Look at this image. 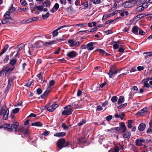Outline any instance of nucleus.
Returning a JSON list of instances; mask_svg holds the SVG:
<instances>
[{
    "mask_svg": "<svg viewBox=\"0 0 152 152\" xmlns=\"http://www.w3.org/2000/svg\"><path fill=\"white\" fill-rule=\"evenodd\" d=\"M69 144V142L68 141H66L64 138H61L58 140L57 142V146L60 149L63 147H67Z\"/></svg>",
    "mask_w": 152,
    "mask_h": 152,
    "instance_id": "f257e3e1",
    "label": "nucleus"
},
{
    "mask_svg": "<svg viewBox=\"0 0 152 152\" xmlns=\"http://www.w3.org/2000/svg\"><path fill=\"white\" fill-rule=\"evenodd\" d=\"M6 107L7 106L6 104H5L2 107L0 104V116L1 115H3V118L4 120L7 119L9 114V108H7L5 110Z\"/></svg>",
    "mask_w": 152,
    "mask_h": 152,
    "instance_id": "f03ea898",
    "label": "nucleus"
},
{
    "mask_svg": "<svg viewBox=\"0 0 152 152\" xmlns=\"http://www.w3.org/2000/svg\"><path fill=\"white\" fill-rule=\"evenodd\" d=\"M17 60L16 59H13L10 60L9 64H7L5 67L11 73L15 68L14 65L16 63Z\"/></svg>",
    "mask_w": 152,
    "mask_h": 152,
    "instance_id": "7ed1b4c3",
    "label": "nucleus"
},
{
    "mask_svg": "<svg viewBox=\"0 0 152 152\" xmlns=\"http://www.w3.org/2000/svg\"><path fill=\"white\" fill-rule=\"evenodd\" d=\"M64 109L62 112V115H68L72 114V106L70 105H68L64 107Z\"/></svg>",
    "mask_w": 152,
    "mask_h": 152,
    "instance_id": "20e7f679",
    "label": "nucleus"
},
{
    "mask_svg": "<svg viewBox=\"0 0 152 152\" xmlns=\"http://www.w3.org/2000/svg\"><path fill=\"white\" fill-rule=\"evenodd\" d=\"M42 45H48V42H44L42 41L37 42L34 44L31 45L30 48H38L41 47Z\"/></svg>",
    "mask_w": 152,
    "mask_h": 152,
    "instance_id": "39448f33",
    "label": "nucleus"
},
{
    "mask_svg": "<svg viewBox=\"0 0 152 152\" xmlns=\"http://www.w3.org/2000/svg\"><path fill=\"white\" fill-rule=\"evenodd\" d=\"M121 70V69L115 70L114 67L112 66L110 67L109 72L107 73V74L110 78H112L113 77V75L116 74L118 72H120Z\"/></svg>",
    "mask_w": 152,
    "mask_h": 152,
    "instance_id": "423d86ee",
    "label": "nucleus"
},
{
    "mask_svg": "<svg viewBox=\"0 0 152 152\" xmlns=\"http://www.w3.org/2000/svg\"><path fill=\"white\" fill-rule=\"evenodd\" d=\"M68 26L66 25H64L63 26H60L58 28L54 30L51 33V34H52V37L53 38H54L55 37L57 36L58 34V31L60 29H61L62 28H63L64 27H67Z\"/></svg>",
    "mask_w": 152,
    "mask_h": 152,
    "instance_id": "0eeeda50",
    "label": "nucleus"
},
{
    "mask_svg": "<svg viewBox=\"0 0 152 152\" xmlns=\"http://www.w3.org/2000/svg\"><path fill=\"white\" fill-rule=\"evenodd\" d=\"M147 113V109L145 107L138 111L136 114V115L139 116L140 115L143 116Z\"/></svg>",
    "mask_w": 152,
    "mask_h": 152,
    "instance_id": "6e6552de",
    "label": "nucleus"
},
{
    "mask_svg": "<svg viewBox=\"0 0 152 152\" xmlns=\"http://www.w3.org/2000/svg\"><path fill=\"white\" fill-rule=\"evenodd\" d=\"M3 73H4L5 76L7 77L9 76L11 74L5 66L3 67L1 70L0 71V77L1 76Z\"/></svg>",
    "mask_w": 152,
    "mask_h": 152,
    "instance_id": "1a4fd4ad",
    "label": "nucleus"
},
{
    "mask_svg": "<svg viewBox=\"0 0 152 152\" xmlns=\"http://www.w3.org/2000/svg\"><path fill=\"white\" fill-rule=\"evenodd\" d=\"M14 79L13 77H11L9 79L8 82V84L4 90V92H8L10 89V88L11 86V84L12 83Z\"/></svg>",
    "mask_w": 152,
    "mask_h": 152,
    "instance_id": "9d476101",
    "label": "nucleus"
},
{
    "mask_svg": "<svg viewBox=\"0 0 152 152\" xmlns=\"http://www.w3.org/2000/svg\"><path fill=\"white\" fill-rule=\"evenodd\" d=\"M58 106L59 105L56 104L49 106V104L48 103V111L53 112Z\"/></svg>",
    "mask_w": 152,
    "mask_h": 152,
    "instance_id": "9b49d317",
    "label": "nucleus"
},
{
    "mask_svg": "<svg viewBox=\"0 0 152 152\" xmlns=\"http://www.w3.org/2000/svg\"><path fill=\"white\" fill-rule=\"evenodd\" d=\"M13 20L11 18H4L2 21L1 23L2 24L7 23H11Z\"/></svg>",
    "mask_w": 152,
    "mask_h": 152,
    "instance_id": "f8f14e48",
    "label": "nucleus"
},
{
    "mask_svg": "<svg viewBox=\"0 0 152 152\" xmlns=\"http://www.w3.org/2000/svg\"><path fill=\"white\" fill-rule=\"evenodd\" d=\"M77 55V53L75 51H71L68 53L66 55L69 58H72L75 57Z\"/></svg>",
    "mask_w": 152,
    "mask_h": 152,
    "instance_id": "ddd939ff",
    "label": "nucleus"
},
{
    "mask_svg": "<svg viewBox=\"0 0 152 152\" xmlns=\"http://www.w3.org/2000/svg\"><path fill=\"white\" fill-rule=\"evenodd\" d=\"M120 126L121 130H122V132H125L127 129L126 126L125 125V123L124 122H121L120 123Z\"/></svg>",
    "mask_w": 152,
    "mask_h": 152,
    "instance_id": "4468645a",
    "label": "nucleus"
},
{
    "mask_svg": "<svg viewBox=\"0 0 152 152\" xmlns=\"http://www.w3.org/2000/svg\"><path fill=\"white\" fill-rule=\"evenodd\" d=\"M11 131H16V129L19 126V124L17 122H15L11 124Z\"/></svg>",
    "mask_w": 152,
    "mask_h": 152,
    "instance_id": "2eb2a0df",
    "label": "nucleus"
},
{
    "mask_svg": "<svg viewBox=\"0 0 152 152\" xmlns=\"http://www.w3.org/2000/svg\"><path fill=\"white\" fill-rule=\"evenodd\" d=\"M145 140L140 139H137L136 140V146H141L142 145V142H144Z\"/></svg>",
    "mask_w": 152,
    "mask_h": 152,
    "instance_id": "dca6fc26",
    "label": "nucleus"
},
{
    "mask_svg": "<svg viewBox=\"0 0 152 152\" xmlns=\"http://www.w3.org/2000/svg\"><path fill=\"white\" fill-rule=\"evenodd\" d=\"M59 7V5L58 3H56L54 5L53 8L50 10V12L54 13L56 12Z\"/></svg>",
    "mask_w": 152,
    "mask_h": 152,
    "instance_id": "f3484780",
    "label": "nucleus"
},
{
    "mask_svg": "<svg viewBox=\"0 0 152 152\" xmlns=\"http://www.w3.org/2000/svg\"><path fill=\"white\" fill-rule=\"evenodd\" d=\"M145 127L146 125L145 124L142 123L139 125L138 129L140 131H143L145 129Z\"/></svg>",
    "mask_w": 152,
    "mask_h": 152,
    "instance_id": "a211bd4d",
    "label": "nucleus"
},
{
    "mask_svg": "<svg viewBox=\"0 0 152 152\" xmlns=\"http://www.w3.org/2000/svg\"><path fill=\"white\" fill-rule=\"evenodd\" d=\"M138 27L137 26H134L133 27L132 29V32L134 34L137 35L138 33Z\"/></svg>",
    "mask_w": 152,
    "mask_h": 152,
    "instance_id": "6ab92c4d",
    "label": "nucleus"
},
{
    "mask_svg": "<svg viewBox=\"0 0 152 152\" xmlns=\"http://www.w3.org/2000/svg\"><path fill=\"white\" fill-rule=\"evenodd\" d=\"M9 46L8 44H6L4 47L3 49L1 50L0 53V56L4 53L8 48Z\"/></svg>",
    "mask_w": 152,
    "mask_h": 152,
    "instance_id": "aec40b11",
    "label": "nucleus"
},
{
    "mask_svg": "<svg viewBox=\"0 0 152 152\" xmlns=\"http://www.w3.org/2000/svg\"><path fill=\"white\" fill-rule=\"evenodd\" d=\"M124 100L125 99L124 96H121L119 97V98L117 102V104H122L124 102Z\"/></svg>",
    "mask_w": 152,
    "mask_h": 152,
    "instance_id": "412c9836",
    "label": "nucleus"
},
{
    "mask_svg": "<svg viewBox=\"0 0 152 152\" xmlns=\"http://www.w3.org/2000/svg\"><path fill=\"white\" fill-rule=\"evenodd\" d=\"M94 48V47L92 43L90 42L87 44V49L88 50H92Z\"/></svg>",
    "mask_w": 152,
    "mask_h": 152,
    "instance_id": "4be33fe9",
    "label": "nucleus"
},
{
    "mask_svg": "<svg viewBox=\"0 0 152 152\" xmlns=\"http://www.w3.org/2000/svg\"><path fill=\"white\" fill-rule=\"evenodd\" d=\"M42 124L39 121H37L31 123V126L37 127H41L42 126Z\"/></svg>",
    "mask_w": 152,
    "mask_h": 152,
    "instance_id": "5701e85b",
    "label": "nucleus"
},
{
    "mask_svg": "<svg viewBox=\"0 0 152 152\" xmlns=\"http://www.w3.org/2000/svg\"><path fill=\"white\" fill-rule=\"evenodd\" d=\"M123 7L126 8H129L131 7V5L129 1H126L124 3Z\"/></svg>",
    "mask_w": 152,
    "mask_h": 152,
    "instance_id": "b1692460",
    "label": "nucleus"
},
{
    "mask_svg": "<svg viewBox=\"0 0 152 152\" xmlns=\"http://www.w3.org/2000/svg\"><path fill=\"white\" fill-rule=\"evenodd\" d=\"M66 134V133L64 132H59L54 134V136L56 137H61L64 136Z\"/></svg>",
    "mask_w": 152,
    "mask_h": 152,
    "instance_id": "393cba45",
    "label": "nucleus"
},
{
    "mask_svg": "<svg viewBox=\"0 0 152 152\" xmlns=\"http://www.w3.org/2000/svg\"><path fill=\"white\" fill-rule=\"evenodd\" d=\"M64 37V36H62L63 37ZM65 39L63 37L61 38H57L56 39V44H61V42L65 40Z\"/></svg>",
    "mask_w": 152,
    "mask_h": 152,
    "instance_id": "a878e982",
    "label": "nucleus"
},
{
    "mask_svg": "<svg viewBox=\"0 0 152 152\" xmlns=\"http://www.w3.org/2000/svg\"><path fill=\"white\" fill-rule=\"evenodd\" d=\"M131 134L130 132H129L125 133L124 134H123V137L124 138H126L129 139L130 137Z\"/></svg>",
    "mask_w": 152,
    "mask_h": 152,
    "instance_id": "bb28decb",
    "label": "nucleus"
},
{
    "mask_svg": "<svg viewBox=\"0 0 152 152\" xmlns=\"http://www.w3.org/2000/svg\"><path fill=\"white\" fill-rule=\"evenodd\" d=\"M80 44V43L79 41L76 40L74 41V40L73 45H72L73 46V47H77L79 46Z\"/></svg>",
    "mask_w": 152,
    "mask_h": 152,
    "instance_id": "cd10ccee",
    "label": "nucleus"
},
{
    "mask_svg": "<svg viewBox=\"0 0 152 152\" xmlns=\"http://www.w3.org/2000/svg\"><path fill=\"white\" fill-rule=\"evenodd\" d=\"M25 45L23 44H20L17 45V48L18 49V51L22 50L23 48L24 47Z\"/></svg>",
    "mask_w": 152,
    "mask_h": 152,
    "instance_id": "c85d7f7f",
    "label": "nucleus"
},
{
    "mask_svg": "<svg viewBox=\"0 0 152 152\" xmlns=\"http://www.w3.org/2000/svg\"><path fill=\"white\" fill-rule=\"evenodd\" d=\"M9 60V56L8 55H6L4 57L3 61L4 63H7Z\"/></svg>",
    "mask_w": 152,
    "mask_h": 152,
    "instance_id": "c756f323",
    "label": "nucleus"
},
{
    "mask_svg": "<svg viewBox=\"0 0 152 152\" xmlns=\"http://www.w3.org/2000/svg\"><path fill=\"white\" fill-rule=\"evenodd\" d=\"M33 82V80L29 79L28 80L27 83L26 85V86L27 87H30Z\"/></svg>",
    "mask_w": 152,
    "mask_h": 152,
    "instance_id": "7c9ffc66",
    "label": "nucleus"
},
{
    "mask_svg": "<svg viewBox=\"0 0 152 152\" xmlns=\"http://www.w3.org/2000/svg\"><path fill=\"white\" fill-rule=\"evenodd\" d=\"M117 3L118 4V7H123L124 5L123 1L122 0H120L119 1H117Z\"/></svg>",
    "mask_w": 152,
    "mask_h": 152,
    "instance_id": "2f4dec72",
    "label": "nucleus"
},
{
    "mask_svg": "<svg viewBox=\"0 0 152 152\" xmlns=\"http://www.w3.org/2000/svg\"><path fill=\"white\" fill-rule=\"evenodd\" d=\"M66 11L67 12L71 13L74 12L73 9L72 7L71 6H69L66 9Z\"/></svg>",
    "mask_w": 152,
    "mask_h": 152,
    "instance_id": "473e14b6",
    "label": "nucleus"
},
{
    "mask_svg": "<svg viewBox=\"0 0 152 152\" xmlns=\"http://www.w3.org/2000/svg\"><path fill=\"white\" fill-rule=\"evenodd\" d=\"M133 121L132 120H130L128 121L127 122V127L128 128L130 129L132 127V124Z\"/></svg>",
    "mask_w": 152,
    "mask_h": 152,
    "instance_id": "72a5a7b5",
    "label": "nucleus"
},
{
    "mask_svg": "<svg viewBox=\"0 0 152 152\" xmlns=\"http://www.w3.org/2000/svg\"><path fill=\"white\" fill-rule=\"evenodd\" d=\"M90 1L93 2L94 4H97L102 3L101 0H90Z\"/></svg>",
    "mask_w": 152,
    "mask_h": 152,
    "instance_id": "f704fd0d",
    "label": "nucleus"
},
{
    "mask_svg": "<svg viewBox=\"0 0 152 152\" xmlns=\"http://www.w3.org/2000/svg\"><path fill=\"white\" fill-rule=\"evenodd\" d=\"M31 10V12L35 13V14H37V11H38L37 9V8H36V6L35 7H33L32 8L30 9Z\"/></svg>",
    "mask_w": 152,
    "mask_h": 152,
    "instance_id": "c9c22d12",
    "label": "nucleus"
},
{
    "mask_svg": "<svg viewBox=\"0 0 152 152\" xmlns=\"http://www.w3.org/2000/svg\"><path fill=\"white\" fill-rule=\"evenodd\" d=\"M10 125H11V124H4V127L7 129L8 131H10L11 130V127Z\"/></svg>",
    "mask_w": 152,
    "mask_h": 152,
    "instance_id": "e433bc0d",
    "label": "nucleus"
},
{
    "mask_svg": "<svg viewBox=\"0 0 152 152\" xmlns=\"http://www.w3.org/2000/svg\"><path fill=\"white\" fill-rule=\"evenodd\" d=\"M84 137H81L78 139V141L79 143H85V141L84 140Z\"/></svg>",
    "mask_w": 152,
    "mask_h": 152,
    "instance_id": "4c0bfd02",
    "label": "nucleus"
},
{
    "mask_svg": "<svg viewBox=\"0 0 152 152\" xmlns=\"http://www.w3.org/2000/svg\"><path fill=\"white\" fill-rule=\"evenodd\" d=\"M127 105V104L126 103L122 104L117 107L118 109H121L125 108Z\"/></svg>",
    "mask_w": 152,
    "mask_h": 152,
    "instance_id": "58836bf2",
    "label": "nucleus"
},
{
    "mask_svg": "<svg viewBox=\"0 0 152 152\" xmlns=\"http://www.w3.org/2000/svg\"><path fill=\"white\" fill-rule=\"evenodd\" d=\"M143 54L145 56V59L147 58L148 56H151L150 52H146L143 53Z\"/></svg>",
    "mask_w": 152,
    "mask_h": 152,
    "instance_id": "ea45409f",
    "label": "nucleus"
},
{
    "mask_svg": "<svg viewBox=\"0 0 152 152\" xmlns=\"http://www.w3.org/2000/svg\"><path fill=\"white\" fill-rule=\"evenodd\" d=\"M117 100L118 97L116 96H113L111 99V101L113 103H115L117 101Z\"/></svg>",
    "mask_w": 152,
    "mask_h": 152,
    "instance_id": "a19ab883",
    "label": "nucleus"
},
{
    "mask_svg": "<svg viewBox=\"0 0 152 152\" xmlns=\"http://www.w3.org/2000/svg\"><path fill=\"white\" fill-rule=\"evenodd\" d=\"M15 8L12 6L10 7L8 10V11L10 13H12L15 10Z\"/></svg>",
    "mask_w": 152,
    "mask_h": 152,
    "instance_id": "79ce46f5",
    "label": "nucleus"
},
{
    "mask_svg": "<svg viewBox=\"0 0 152 152\" xmlns=\"http://www.w3.org/2000/svg\"><path fill=\"white\" fill-rule=\"evenodd\" d=\"M71 106L72 107V108L75 109H76L79 107L78 105L77 104H76L75 102L72 103Z\"/></svg>",
    "mask_w": 152,
    "mask_h": 152,
    "instance_id": "37998d69",
    "label": "nucleus"
},
{
    "mask_svg": "<svg viewBox=\"0 0 152 152\" xmlns=\"http://www.w3.org/2000/svg\"><path fill=\"white\" fill-rule=\"evenodd\" d=\"M143 3V1L142 0H139L137 1H136L135 5L136 6H138L142 4Z\"/></svg>",
    "mask_w": 152,
    "mask_h": 152,
    "instance_id": "c03bdc74",
    "label": "nucleus"
},
{
    "mask_svg": "<svg viewBox=\"0 0 152 152\" xmlns=\"http://www.w3.org/2000/svg\"><path fill=\"white\" fill-rule=\"evenodd\" d=\"M144 9L142 6H138L136 8V11L138 12L142 11L144 10Z\"/></svg>",
    "mask_w": 152,
    "mask_h": 152,
    "instance_id": "a18cd8bd",
    "label": "nucleus"
},
{
    "mask_svg": "<svg viewBox=\"0 0 152 152\" xmlns=\"http://www.w3.org/2000/svg\"><path fill=\"white\" fill-rule=\"evenodd\" d=\"M86 122V120L85 119H83L81 121H80L79 123H78L77 124L78 126H82L83 124H85Z\"/></svg>",
    "mask_w": 152,
    "mask_h": 152,
    "instance_id": "49530a36",
    "label": "nucleus"
},
{
    "mask_svg": "<svg viewBox=\"0 0 152 152\" xmlns=\"http://www.w3.org/2000/svg\"><path fill=\"white\" fill-rule=\"evenodd\" d=\"M20 3L23 6H25L27 4L26 0H20Z\"/></svg>",
    "mask_w": 152,
    "mask_h": 152,
    "instance_id": "de8ad7c7",
    "label": "nucleus"
},
{
    "mask_svg": "<svg viewBox=\"0 0 152 152\" xmlns=\"http://www.w3.org/2000/svg\"><path fill=\"white\" fill-rule=\"evenodd\" d=\"M73 42H74V39H69L68 41V43L70 44L69 45V46L70 47H73V46H72V45H73Z\"/></svg>",
    "mask_w": 152,
    "mask_h": 152,
    "instance_id": "09e8293b",
    "label": "nucleus"
},
{
    "mask_svg": "<svg viewBox=\"0 0 152 152\" xmlns=\"http://www.w3.org/2000/svg\"><path fill=\"white\" fill-rule=\"evenodd\" d=\"M142 4L141 6L144 9L147 8L148 6V4L147 2H144Z\"/></svg>",
    "mask_w": 152,
    "mask_h": 152,
    "instance_id": "8fccbe9b",
    "label": "nucleus"
},
{
    "mask_svg": "<svg viewBox=\"0 0 152 152\" xmlns=\"http://www.w3.org/2000/svg\"><path fill=\"white\" fill-rule=\"evenodd\" d=\"M152 80V78L150 77H147L145 79H143L142 80V83L148 82L150 80Z\"/></svg>",
    "mask_w": 152,
    "mask_h": 152,
    "instance_id": "3c124183",
    "label": "nucleus"
},
{
    "mask_svg": "<svg viewBox=\"0 0 152 152\" xmlns=\"http://www.w3.org/2000/svg\"><path fill=\"white\" fill-rule=\"evenodd\" d=\"M10 12L8 11H7L4 14V18H10Z\"/></svg>",
    "mask_w": 152,
    "mask_h": 152,
    "instance_id": "603ef678",
    "label": "nucleus"
},
{
    "mask_svg": "<svg viewBox=\"0 0 152 152\" xmlns=\"http://www.w3.org/2000/svg\"><path fill=\"white\" fill-rule=\"evenodd\" d=\"M61 126L64 129H67L69 128V126H67L65 123L62 124Z\"/></svg>",
    "mask_w": 152,
    "mask_h": 152,
    "instance_id": "864d4df0",
    "label": "nucleus"
},
{
    "mask_svg": "<svg viewBox=\"0 0 152 152\" xmlns=\"http://www.w3.org/2000/svg\"><path fill=\"white\" fill-rule=\"evenodd\" d=\"M47 90L48 88H47L45 91L44 92V94L41 96L42 98H44L45 97L46 95L48 94V93L47 92Z\"/></svg>",
    "mask_w": 152,
    "mask_h": 152,
    "instance_id": "5fc2aeb1",
    "label": "nucleus"
},
{
    "mask_svg": "<svg viewBox=\"0 0 152 152\" xmlns=\"http://www.w3.org/2000/svg\"><path fill=\"white\" fill-rule=\"evenodd\" d=\"M118 11H119V12L120 11L119 10H116V11H115L114 12H113L112 13L109 14L108 16L109 17H110L111 16H113L115 15V14H116L117 13V12H118Z\"/></svg>",
    "mask_w": 152,
    "mask_h": 152,
    "instance_id": "6e6d98bb",
    "label": "nucleus"
},
{
    "mask_svg": "<svg viewBox=\"0 0 152 152\" xmlns=\"http://www.w3.org/2000/svg\"><path fill=\"white\" fill-rule=\"evenodd\" d=\"M20 110V109L18 108H16L12 110L13 113L14 114H16L18 113Z\"/></svg>",
    "mask_w": 152,
    "mask_h": 152,
    "instance_id": "4d7b16f0",
    "label": "nucleus"
},
{
    "mask_svg": "<svg viewBox=\"0 0 152 152\" xmlns=\"http://www.w3.org/2000/svg\"><path fill=\"white\" fill-rule=\"evenodd\" d=\"M129 2L130 3V4L131 5V7L136 5L135 3L136 2V0H131V1H129Z\"/></svg>",
    "mask_w": 152,
    "mask_h": 152,
    "instance_id": "13d9d810",
    "label": "nucleus"
},
{
    "mask_svg": "<svg viewBox=\"0 0 152 152\" xmlns=\"http://www.w3.org/2000/svg\"><path fill=\"white\" fill-rule=\"evenodd\" d=\"M146 15L145 14H141L138 15L137 16L139 18V19H140L144 17Z\"/></svg>",
    "mask_w": 152,
    "mask_h": 152,
    "instance_id": "bf43d9fd",
    "label": "nucleus"
},
{
    "mask_svg": "<svg viewBox=\"0 0 152 152\" xmlns=\"http://www.w3.org/2000/svg\"><path fill=\"white\" fill-rule=\"evenodd\" d=\"M119 148L118 146H115L113 148L114 152H119Z\"/></svg>",
    "mask_w": 152,
    "mask_h": 152,
    "instance_id": "052dcab7",
    "label": "nucleus"
},
{
    "mask_svg": "<svg viewBox=\"0 0 152 152\" xmlns=\"http://www.w3.org/2000/svg\"><path fill=\"white\" fill-rule=\"evenodd\" d=\"M41 110L42 111L46 110V111L48 110V104H46L45 106L42 107Z\"/></svg>",
    "mask_w": 152,
    "mask_h": 152,
    "instance_id": "680f3d73",
    "label": "nucleus"
},
{
    "mask_svg": "<svg viewBox=\"0 0 152 152\" xmlns=\"http://www.w3.org/2000/svg\"><path fill=\"white\" fill-rule=\"evenodd\" d=\"M113 117L112 115H109L106 117V119L108 121H110L112 118Z\"/></svg>",
    "mask_w": 152,
    "mask_h": 152,
    "instance_id": "e2e57ef3",
    "label": "nucleus"
},
{
    "mask_svg": "<svg viewBox=\"0 0 152 152\" xmlns=\"http://www.w3.org/2000/svg\"><path fill=\"white\" fill-rule=\"evenodd\" d=\"M61 50V48L60 47H58L57 49L53 53L55 54H58L60 52Z\"/></svg>",
    "mask_w": 152,
    "mask_h": 152,
    "instance_id": "0e129e2a",
    "label": "nucleus"
},
{
    "mask_svg": "<svg viewBox=\"0 0 152 152\" xmlns=\"http://www.w3.org/2000/svg\"><path fill=\"white\" fill-rule=\"evenodd\" d=\"M36 8L38 10H40L42 11L43 8L42 5H40L39 6H36Z\"/></svg>",
    "mask_w": 152,
    "mask_h": 152,
    "instance_id": "69168bd1",
    "label": "nucleus"
},
{
    "mask_svg": "<svg viewBox=\"0 0 152 152\" xmlns=\"http://www.w3.org/2000/svg\"><path fill=\"white\" fill-rule=\"evenodd\" d=\"M55 83L54 80H52L50 81L49 82V86L51 87L52 86H53Z\"/></svg>",
    "mask_w": 152,
    "mask_h": 152,
    "instance_id": "338daca9",
    "label": "nucleus"
},
{
    "mask_svg": "<svg viewBox=\"0 0 152 152\" xmlns=\"http://www.w3.org/2000/svg\"><path fill=\"white\" fill-rule=\"evenodd\" d=\"M86 24L85 23H80V24H77L75 25V26H79L80 27H84L85 26Z\"/></svg>",
    "mask_w": 152,
    "mask_h": 152,
    "instance_id": "774afa93",
    "label": "nucleus"
}]
</instances>
